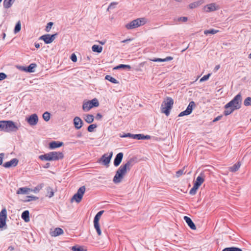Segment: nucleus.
I'll list each match as a JSON object with an SVG mask.
<instances>
[{
  "label": "nucleus",
  "mask_w": 251,
  "mask_h": 251,
  "mask_svg": "<svg viewBox=\"0 0 251 251\" xmlns=\"http://www.w3.org/2000/svg\"><path fill=\"white\" fill-rule=\"evenodd\" d=\"M131 40V39H126L122 41V43H127Z\"/></svg>",
  "instance_id": "obj_62"
},
{
  "label": "nucleus",
  "mask_w": 251,
  "mask_h": 251,
  "mask_svg": "<svg viewBox=\"0 0 251 251\" xmlns=\"http://www.w3.org/2000/svg\"><path fill=\"white\" fill-rule=\"evenodd\" d=\"M225 110L224 111V114L226 116H227V115L230 114L231 113H232L235 110V109H234L232 107H227L226 104L225 105Z\"/></svg>",
  "instance_id": "obj_29"
},
{
  "label": "nucleus",
  "mask_w": 251,
  "mask_h": 251,
  "mask_svg": "<svg viewBox=\"0 0 251 251\" xmlns=\"http://www.w3.org/2000/svg\"><path fill=\"white\" fill-rule=\"evenodd\" d=\"M222 251H242V250L240 248L233 247L225 248Z\"/></svg>",
  "instance_id": "obj_35"
},
{
  "label": "nucleus",
  "mask_w": 251,
  "mask_h": 251,
  "mask_svg": "<svg viewBox=\"0 0 251 251\" xmlns=\"http://www.w3.org/2000/svg\"><path fill=\"white\" fill-rule=\"evenodd\" d=\"M150 60L153 62H162V58H154Z\"/></svg>",
  "instance_id": "obj_58"
},
{
  "label": "nucleus",
  "mask_w": 251,
  "mask_h": 251,
  "mask_svg": "<svg viewBox=\"0 0 251 251\" xmlns=\"http://www.w3.org/2000/svg\"><path fill=\"white\" fill-rule=\"evenodd\" d=\"M184 169H185V167L182 169L179 170L176 172V175L177 177H178L182 175L185 174L186 172H184Z\"/></svg>",
  "instance_id": "obj_44"
},
{
  "label": "nucleus",
  "mask_w": 251,
  "mask_h": 251,
  "mask_svg": "<svg viewBox=\"0 0 251 251\" xmlns=\"http://www.w3.org/2000/svg\"><path fill=\"white\" fill-rule=\"evenodd\" d=\"M89 101L91 103V105L92 106V108L93 107H98L99 105L98 100L96 98L93 99L91 100H89Z\"/></svg>",
  "instance_id": "obj_37"
},
{
  "label": "nucleus",
  "mask_w": 251,
  "mask_h": 251,
  "mask_svg": "<svg viewBox=\"0 0 251 251\" xmlns=\"http://www.w3.org/2000/svg\"><path fill=\"white\" fill-rule=\"evenodd\" d=\"M30 190V189L29 188L26 187H21L18 190L17 193L18 194H27Z\"/></svg>",
  "instance_id": "obj_28"
},
{
  "label": "nucleus",
  "mask_w": 251,
  "mask_h": 251,
  "mask_svg": "<svg viewBox=\"0 0 251 251\" xmlns=\"http://www.w3.org/2000/svg\"><path fill=\"white\" fill-rule=\"evenodd\" d=\"M241 166L240 162L234 164L232 166L229 168L228 170L231 172H235L239 170Z\"/></svg>",
  "instance_id": "obj_27"
},
{
  "label": "nucleus",
  "mask_w": 251,
  "mask_h": 251,
  "mask_svg": "<svg viewBox=\"0 0 251 251\" xmlns=\"http://www.w3.org/2000/svg\"><path fill=\"white\" fill-rule=\"evenodd\" d=\"M85 186L80 187L72 198V201H75L76 202L78 203L81 201L82 199L83 196L85 192Z\"/></svg>",
  "instance_id": "obj_6"
},
{
  "label": "nucleus",
  "mask_w": 251,
  "mask_h": 251,
  "mask_svg": "<svg viewBox=\"0 0 251 251\" xmlns=\"http://www.w3.org/2000/svg\"><path fill=\"white\" fill-rule=\"evenodd\" d=\"M18 129L17 126L12 121H6L3 131L6 132H15Z\"/></svg>",
  "instance_id": "obj_7"
},
{
  "label": "nucleus",
  "mask_w": 251,
  "mask_h": 251,
  "mask_svg": "<svg viewBox=\"0 0 251 251\" xmlns=\"http://www.w3.org/2000/svg\"><path fill=\"white\" fill-rule=\"evenodd\" d=\"M242 100L241 94L239 93L231 101L226 104V107H232L235 109H238L241 107Z\"/></svg>",
  "instance_id": "obj_5"
},
{
  "label": "nucleus",
  "mask_w": 251,
  "mask_h": 251,
  "mask_svg": "<svg viewBox=\"0 0 251 251\" xmlns=\"http://www.w3.org/2000/svg\"><path fill=\"white\" fill-rule=\"evenodd\" d=\"M26 121L29 125L35 126L38 122V117L36 114H33L26 118Z\"/></svg>",
  "instance_id": "obj_11"
},
{
  "label": "nucleus",
  "mask_w": 251,
  "mask_h": 251,
  "mask_svg": "<svg viewBox=\"0 0 251 251\" xmlns=\"http://www.w3.org/2000/svg\"><path fill=\"white\" fill-rule=\"evenodd\" d=\"M211 74H208L206 75H204L203 76H202L200 80V82H203V81H204L205 80H207L209 76H210Z\"/></svg>",
  "instance_id": "obj_49"
},
{
  "label": "nucleus",
  "mask_w": 251,
  "mask_h": 251,
  "mask_svg": "<svg viewBox=\"0 0 251 251\" xmlns=\"http://www.w3.org/2000/svg\"><path fill=\"white\" fill-rule=\"evenodd\" d=\"M105 79L110 81L111 82L114 83V84H118L119 83V81L115 79V78L113 77L110 75H106L105 77Z\"/></svg>",
  "instance_id": "obj_32"
},
{
  "label": "nucleus",
  "mask_w": 251,
  "mask_h": 251,
  "mask_svg": "<svg viewBox=\"0 0 251 251\" xmlns=\"http://www.w3.org/2000/svg\"><path fill=\"white\" fill-rule=\"evenodd\" d=\"M133 139L136 140H149L151 139V136L149 135H144L142 134H133Z\"/></svg>",
  "instance_id": "obj_18"
},
{
  "label": "nucleus",
  "mask_w": 251,
  "mask_h": 251,
  "mask_svg": "<svg viewBox=\"0 0 251 251\" xmlns=\"http://www.w3.org/2000/svg\"><path fill=\"white\" fill-rule=\"evenodd\" d=\"M100 218V217H99V215L96 214L94 217V224H99V222Z\"/></svg>",
  "instance_id": "obj_53"
},
{
  "label": "nucleus",
  "mask_w": 251,
  "mask_h": 251,
  "mask_svg": "<svg viewBox=\"0 0 251 251\" xmlns=\"http://www.w3.org/2000/svg\"><path fill=\"white\" fill-rule=\"evenodd\" d=\"M199 186L194 184L193 187L191 188V189L189 191V194L191 195H194L196 194L197 191L199 188Z\"/></svg>",
  "instance_id": "obj_38"
},
{
  "label": "nucleus",
  "mask_w": 251,
  "mask_h": 251,
  "mask_svg": "<svg viewBox=\"0 0 251 251\" xmlns=\"http://www.w3.org/2000/svg\"><path fill=\"white\" fill-rule=\"evenodd\" d=\"M48 193L49 194V198H51V197H53V196L54 195V192H53L52 190L50 187H49V189H48Z\"/></svg>",
  "instance_id": "obj_51"
},
{
  "label": "nucleus",
  "mask_w": 251,
  "mask_h": 251,
  "mask_svg": "<svg viewBox=\"0 0 251 251\" xmlns=\"http://www.w3.org/2000/svg\"><path fill=\"white\" fill-rule=\"evenodd\" d=\"M215 3H212L205 5L204 7V10L207 12H209L216 10L218 9Z\"/></svg>",
  "instance_id": "obj_16"
},
{
  "label": "nucleus",
  "mask_w": 251,
  "mask_h": 251,
  "mask_svg": "<svg viewBox=\"0 0 251 251\" xmlns=\"http://www.w3.org/2000/svg\"><path fill=\"white\" fill-rule=\"evenodd\" d=\"M188 20V18L186 17H181L178 18L177 21L178 22H186Z\"/></svg>",
  "instance_id": "obj_52"
},
{
  "label": "nucleus",
  "mask_w": 251,
  "mask_h": 251,
  "mask_svg": "<svg viewBox=\"0 0 251 251\" xmlns=\"http://www.w3.org/2000/svg\"><path fill=\"white\" fill-rule=\"evenodd\" d=\"M84 119L86 122H87L88 124H91L94 121V116L93 115L91 114H87L85 116Z\"/></svg>",
  "instance_id": "obj_31"
},
{
  "label": "nucleus",
  "mask_w": 251,
  "mask_h": 251,
  "mask_svg": "<svg viewBox=\"0 0 251 251\" xmlns=\"http://www.w3.org/2000/svg\"><path fill=\"white\" fill-rule=\"evenodd\" d=\"M4 154L3 153H0V165H2L3 158L4 157Z\"/></svg>",
  "instance_id": "obj_57"
},
{
  "label": "nucleus",
  "mask_w": 251,
  "mask_h": 251,
  "mask_svg": "<svg viewBox=\"0 0 251 251\" xmlns=\"http://www.w3.org/2000/svg\"><path fill=\"white\" fill-rule=\"evenodd\" d=\"M72 250L73 251H86V250H84L82 247L77 246L72 247Z\"/></svg>",
  "instance_id": "obj_45"
},
{
  "label": "nucleus",
  "mask_w": 251,
  "mask_h": 251,
  "mask_svg": "<svg viewBox=\"0 0 251 251\" xmlns=\"http://www.w3.org/2000/svg\"><path fill=\"white\" fill-rule=\"evenodd\" d=\"M123 157V153L122 152L118 153L114 160V165L115 166H118L121 163Z\"/></svg>",
  "instance_id": "obj_17"
},
{
  "label": "nucleus",
  "mask_w": 251,
  "mask_h": 251,
  "mask_svg": "<svg viewBox=\"0 0 251 251\" xmlns=\"http://www.w3.org/2000/svg\"><path fill=\"white\" fill-rule=\"evenodd\" d=\"M218 30L214 29H210L208 30H205L204 31V34L205 35L207 34H215L218 32Z\"/></svg>",
  "instance_id": "obj_34"
},
{
  "label": "nucleus",
  "mask_w": 251,
  "mask_h": 251,
  "mask_svg": "<svg viewBox=\"0 0 251 251\" xmlns=\"http://www.w3.org/2000/svg\"><path fill=\"white\" fill-rule=\"evenodd\" d=\"M36 64L35 63H31L28 66L21 67L20 68L22 70L26 72L33 73L35 72V68L36 67Z\"/></svg>",
  "instance_id": "obj_15"
},
{
  "label": "nucleus",
  "mask_w": 251,
  "mask_h": 251,
  "mask_svg": "<svg viewBox=\"0 0 251 251\" xmlns=\"http://www.w3.org/2000/svg\"><path fill=\"white\" fill-rule=\"evenodd\" d=\"M174 104V100L172 98L167 97L161 105V112L164 113L167 116H169L170 110L172 108Z\"/></svg>",
  "instance_id": "obj_3"
},
{
  "label": "nucleus",
  "mask_w": 251,
  "mask_h": 251,
  "mask_svg": "<svg viewBox=\"0 0 251 251\" xmlns=\"http://www.w3.org/2000/svg\"><path fill=\"white\" fill-rule=\"evenodd\" d=\"M71 59L74 62H75L77 61V57L75 53H73L71 56Z\"/></svg>",
  "instance_id": "obj_54"
},
{
  "label": "nucleus",
  "mask_w": 251,
  "mask_h": 251,
  "mask_svg": "<svg viewBox=\"0 0 251 251\" xmlns=\"http://www.w3.org/2000/svg\"><path fill=\"white\" fill-rule=\"evenodd\" d=\"M92 108V106L91 105V103L89 101L83 102L82 105V109L84 111H88L90 109Z\"/></svg>",
  "instance_id": "obj_26"
},
{
  "label": "nucleus",
  "mask_w": 251,
  "mask_h": 251,
  "mask_svg": "<svg viewBox=\"0 0 251 251\" xmlns=\"http://www.w3.org/2000/svg\"><path fill=\"white\" fill-rule=\"evenodd\" d=\"M73 123L76 129H80L83 125V122L82 120L79 117H75L73 120Z\"/></svg>",
  "instance_id": "obj_13"
},
{
  "label": "nucleus",
  "mask_w": 251,
  "mask_h": 251,
  "mask_svg": "<svg viewBox=\"0 0 251 251\" xmlns=\"http://www.w3.org/2000/svg\"><path fill=\"white\" fill-rule=\"evenodd\" d=\"M148 22L146 18H140L134 20L126 25L127 29H132L145 25Z\"/></svg>",
  "instance_id": "obj_4"
},
{
  "label": "nucleus",
  "mask_w": 251,
  "mask_h": 251,
  "mask_svg": "<svg viewBox=\"0 0 251 251\" xmlns=\"http://www.w3.org/2000/svg\"><path fill=\"white\" fill-rule=\"evenodd\" d=\"M35 47L36 48H39L40 47V45L39 43H35Z\"/></svg>",
  "instance_id": "obj_64"
},
{
  "label": "nucleus",
  "mask_w": 251,
  "mask_h": 251,
  "mask_svg": "<svg viewBox=\"0 0 251 251\" xmlns=\"http://www.w3.org/2000/svg\"><path fill=\"white\" fill-rule=\"evenodd\" d=\"M57 35V33H55L52 35L47 34L41 36L39 38V39L43 40L46 44H50L53 41Z\"/></svg>",
  "instance_id": "obj_10"
},
{
  "label": "nucleus",
  "mask_w": 251,
  "mask_h": 251,
  "mask_svg": "<svg viewBox=\"0 0 251 251\" xmlns=\"http://www.w3.org/2000/svg\"><path fill=\"white\" fill-rule=\"evenodd\" d=\"M221 118V116H218L216 118L214 119V120H213V122H214L218 121L219 120H220Z\"/></svg>",
  "instance_id": "obj_61"
},
{
  "label": "nucleus",
  "mask_w": 251,
  "mask_h": 251,
  "mask_svg": "<svg viewBox=\"0 0 251 251\" xmlns=\"http://www.w3.org/2000/svg\"><path fill=\"white\" fill-rule=\"evenodd\" d=\"M133 134L130 133H125L123 134H120V137H122V138L129 137V138H133Z\"/></svg>",
  "instance_id": "obj_46"
},
{
  "label": "nucleus",
  "mask_w": 251,
  "mask_h": 251,
  "mask_svg": "<svg viewBox=\"0 0 251 251\" xmlns=\"http://www.w3.org/2000/svg\"><path fill=\"white\" fill-rule=\"evenodd\" d=\"M93 51L98 53H100L102 50V47L101 46L94 45L92 47Z\"/></svg>",
  "instance_id": "obj_30"
},
{
  "label": "nucleus",
  "mask_w": 251,
  "mask_h": 251,
  "mask_svg": "<svg viewBox=\"0 0 251 251\" xmlns=\"http://www.w3.org/2000/svg\"><path fill=\"white\" fill-rule=\"evenodd\" d=\"M104 212V211L103 210H101L100 211H99L97 214V215H99V217H101V215L103 214V213Z\"/></svg>",
  "instance_id": "obj_59"
},
{
  "label": "nucleus",
  "mask_w": 251,
  "mask_h": 251,
  "mask_svg": "<svg viewBox=\"0 0 251 251\" xmlns=\"http://www.w3.org/2000/svg\"><path fill=\"white\" fill-rule=\"evenodd\" d=\"M18 160L17 158H13L10 161L5 162L3 164V166L6 168H10L11 167H15L18 163Z\"/></svg>",
  "instance_id": "obj_14"
},
{
  "label": "nucleus",
  "mask_w": 251,
  "mask_h": 251,
  "mask_svg": "<svg viewBox=\"0 0 251 251\" xmlns=\"http://www.w3.org/2000/svg\"><path fill=\"white\" fill-rule=\"evenodd\" d=\"M112 155V152H110L109 154L105 153L100 158V161L102 162L103 165H107L110 163Z\"/></svg>",
  "instance_id": "obj_12"
},
{
  "label": "nucleus",
  "mask_w": 251,
  "mask_h": 251,
  "mask_svg": "<svg viewBox=\"0 0 251 251\" xmlns=\"http://www.w3.org/2000/svg\"><path fill=\"white\" fill-rule=\"evenodd\" d=\"M43 118L44 119V120L45 121H46V122L49 121L50 118V113L48 112H44L43 114Z\"/></svg>",
  "instance_id": "obj_39"
},
{
  "label": "nucleus",
  "mask_w": 251,
  "mask_h": 251,
  "mask_svg": "<svg viewBox=\"0 0 251 251\" xmlns=\"http://www.w3.org/2000/svg\"><path fill=\"white\" fill-rule=\"evenodd\" d=\"M7 75L4 73H0V80H2L6 77Z\"/></svg>",
  "instance_id": "obj_56"
},
{
  "label": "nucleus",
  "mask_w": 251,
  "mask_h": 251,
  "mask_svg": "<svg viewBox=\"0 0 251 251\" xmlns=\"http://www.w3.org/2000/svg\"><path fill=\"white\" fill-rule=\"evenodd\" d=\"M131 68V66L128 65L120 64L118 66H116L114 68V69L118 70L120 69H127L128 70H130Z\"/></svg>",
  "instance_id": "obj_33"
},
{
  "label": "nucleus",
  "mask_w": 251,
  "mask_h": 251,
  "mask_svg": "<svg viewBox=\"0 0 251 251\" xmlns=\"http://www.w3.org/2000/svg\"><path fill=\"white\" fill-rule=\"evenodd\" d=\"M118 4L117 2H112L108 6L107 11H109V9H112L115 8V6Z\"/></svg>",
  "instance_id": "obj_47"
},
{
  "label": "nucleus",
  "mask_w": 251,
  "mask_h": 251,
  "mask_svg": "<svg viewBox=\"0 0 251 251\" xmlns=\"http://www.w3.org/2000/svg\"><path fill=\"white\" fill-rule=\"evenodd\" d=\"M6 121H0V131H3Z\"/></svg>",
  "instance_id": "obj_50"
},
{
  "label": "nucleus",
  "mask_w": 251,
  "mask_h": 251,
  "mask_svg": "<svg viewBox=\"0 0 251 251\" xmlns=\"http://www.w3.org/2000/svg\"><path fill=\"white\" fill-rule=\"evenodd\" d=\"M133 159L130 158L126 163L121 165L117 170L115 176H114L113 181L115 183H119L121 182L124 176L126 174L127 171L130 170L133 166Z\"/></svg>",
  "instance_id": "obj_1"
},
{
  "label": "nucleus",
  "mask_w": 251,
  "mask_h": 251,
  "mask_svg": "<svg viewBox=\"0 0 251 251\" xmlns=\"http://www.w3.org/2000/svg\"><path fill=\"white\" fill-rule=\"evenodd\" d=\"M184 220L192 229L195 230L196 229V227L195 224L193 223V222L192 221L190 218L186 216H185L184 217Z\"/></svg>",
  "instance_id": "obj_19"
},
{
  "label": "nucleus",
  "mask_w": 251,
  "mask_h": 251,
  "mask_svg": "<svg viewBox=\"0 0 251 251\" xmlns=\"http://www.w3.org/2000/svg\"><path fill=\"white\" fill-rule=\"evenodd\" d=\"M6 218L7 210L5 208H4L0 212V229H5L7 228Z\"/></svg>",
  "instance_id": "obj_8"
},
{
  "label": "nucleus",
  "mask_w": 251,
  "mask_h": 251,
  "mask_svg": "<svg viewBox=\"0 0 251 251\" xmlns=\"http://www.w3.org/2000/svg\"><path fill=\"white\" fill-rule=\"evenodd\" d=\"M173 59V57L172 56H167L165 58L162 59V62H166L171 61Z\"/></svg>",
  "instance_id": "obj_55"
},
{
  "label": "nucleus",
  "mask_w": 251,
  "mask_h": 251,
  "mask_svg": "<svg viewBox=\"0 0 251 251\" xmlns=\"http://www.w3.org/2000/svg\"><path fill=\"white\" fill-rule=\"evenodd\" d=\"M244 104L245 106L251 105V97H247L244 101Z\"/></svg>",
  "instance_id": "obj_43"
},
{
  "label": "nucleus",
  "mask_w": 251,
  "mask_h": 251,
  "mask_svg": "<svg viewBox=\"0 0 251 251\" xmlns=\"http://www.w3.org/2000/svg\"><path fill=\"white\" fill-rule=\"evenodd\" d=\"M204 3V0H199L197 1H195L192 3H191L189 4L188 7L190 9H194L196 7H198V6L201 5L202 3Z\"/></svg>",
  "instance_id": "obj_23"
},
{
  "label": "nucleus",
  "mask_w": 251,
  "mask_h": 251,
  "mask_svg": "<svg viewBox=\"0 0 251 251\" xmlns=\"http://www.w3.org/2000/svg\"><path fill=\"white\" fill-rule=\"evenodd\" d=\"M64 231L63 229L59 227L55 228L53 231L50 232V234L51 236L56 237L63 234Z\"/></svg>",
  "instance_id": "obj_20"
},
{
  "label": "nucleus",
  "mask_w": 251,
  "mask_h": 251,
  "mask_svg": "<svg viewBox=\"0 0 251 251\" xmlns=\"http://www.w3.org/2000/svg\"><path fill=\"white\" fill-rule=\"evenodd\" d=\"M50 163H47L45 165V166H43V167H44V168H49V167H50Z\"/></svg>",
  "instance_id": "obj_60"
},
{
  "label": "nucleus",
  "mask_w": 251,
  "mask_h": 251,
  "mask_svg": "<svg viewBox=\"0 0 251 251\" xmlns=\"http://www.w3.org/2000/svg\"><path fill=\"white\" fill-rule=\"evenodd\" d=\"M63 142L58 141H52L49 144V148L50 149H54L61 147L63 145Z\"/></svg>",
  "instance_id": "obj_22"
},
{
  "label": "nucleus",
  "mask_w": 251,
  "mask_h": 251,
  "mask_svg": "<svg viewBox=\"0 0 251 251\" xmlns=\"http://www.w3.org/2000/svg\"><path fill=\"white\" fill-rule=\"evenodd\" d=\"M43 183H41L37 185L36 187L34 188L33 190H31V191L34 192V193H38L40 191L41 189L44 186Z\"/></svg>",
  "instance_id": "obj_40"
},
{
  "label": "nucleus",
  "mask_w": 251,
  "mask_h": 251,
  "mask_svg": "<svg viewBox=\"0 0 251 251\" xmlns=\"http://www.w3.org/2000/svg\"><path fill=\"white\" fill-rule=\"evenodd\" d=\"M14 1L15 0H4L3 2V5L4 8L6 9L10 8Z\"/></svg>",
  "instance_id": "obj_25"
},
{
  "label": "nucleus",
  "mask_w": 251,
  "mask_h": 251,
  "mask_svg": "<svg viewBox=\"0 0 251 251\" xmlns=\"http://www.w3.org/2000/svg\"><path fill=\"white\" fill-rule=\"evenodd\" d=\"M97 127V125L96 124H92L88 126L87 130L89 132H92L94 131V129Z\"/></svg>",
  "instance_id": "obj_42"
},
{
  "label": "nucleus",
  "mask_w": 251,
  "mask_h": 251,
  "mask_svg": "<svg viewBox=\"0 0 251 251\" xmlns=\"http://www.w3.org/2000/svg\"><path fill=\"white\" fill-rule=\"evenodd\" d=\"M21 24L20 21H19L17 23L16 25L15 26L14 30V33H17L18 32H19L21 30Z\"/></svg>",
  "instance_id": "obj_36"
},
{
  "label": "nucleus",
  "mask_w": 251,
  "mask_h": 251,
  "mask_svg": "<svg viewBox=\"0 0 251 251\" xmlns=\"http://www.w3.org/2000/svg\"><path fill=\"white\" fill-rule=\"evenodd\" d=\"M94 227L96 229L98 234L100 235L101 234V230L99 224H94Z\"/></svg>",
  "instance_id": "obj_41"
},
{
  "label": "nucleus",
  "mask_w": 251,
  "mask_h": 251,
  "mask_svg": "<svg viewBox=\"0 0 251 251\" xmlns=\"http://www.w3.org/2000/svg\"><path fill=\"white\" fill-rule=\"evenodd\" d=\"M196 107V104L194 101H191L189 102L186 109L181 112H180L179 115L178 117H182L186 115H188L190 114L192 111L193 108H194Z\"/></svg>",
  "instance_id": "obj_9"
},
{
  "label": "nucleus",
  "mask_w": 251,
  "mask_h": 251,
  "mask_svg": "<svg viewBox=\"0 0 251 251\" xmlns=\"http://www.w3.org/2000/svg\"><path fill=\"white\" fill-rule=\"evenodd\" d=\"M204 175L201 173L200 175L197 177L194 184L200 187L204 180Z\"/></svg>",
  "instance_id": "obj_21"
},
{
  "label": "nucleus",
  "mask_w": 251,
  "mask_h": 251,
  "mask_svg": "<svg viewBox=\"0 0 251 251\" xmlns=\"http://www.w3.org/2000/svg\"><path fill=\"white\" fill-rule=\"evenodd\" d=\"M220 66L219 65H216L215 67V71H217L218 70H219V69L220 68Z\"/></svg>",
  "instance_id": "obj_63"
},
{
  "label": "nucleus",
  "mask_w": 251,
  "mask_h": 251,
  "mask_svg": "<svg viewBox=\"0 0 251 251\" xmlns=\"http://www.w3.org/2000/svg\"><path fill=\"white\" fill-rule=\"evenodd\" d=\"M63 157V153L60 151H51L39 156V158L41 160L46 161L58 160L62 159Z\"/></svg>",
  "instance_id": "obj_2"
},
{
  "label": "nucleus",
  "mask_w": 251,
  "mask_h": 251,
  "mask_svg": "<svg viewBox=\"0 0 251 251\" xmlns=\"http://www.w3.org/2000/svg\"><path fill=\"white\" fill-rule=\"evenodd\" d=\"M22 218L25 222H28L29 221V213L28 210L24 211L21 215Z\"/></svg>",
  "instance_id": "obj_24"
},
{
  "label": "nucleus",
  "mask_w": 251,
  "mask_h": 251,
  "mask_svg": "<svg viewBox=\"0 0 251 251\" xmlns=\"http://www.w3.org/2000/svg\"><path fill=\"white\" fill-rule=\"evenodd\" d=\"M52 25H53L52 22H50L48 23L46 27V29H45L46 31L48 32H49L50 31Z\"/></svg>",
  "instance_id": "obj_48"
}]
</instances>
